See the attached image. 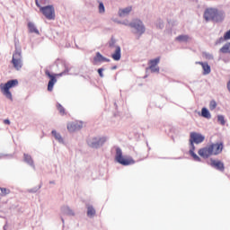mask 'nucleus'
I'll use <instances>...</instances> for the list:
<instances>
[{
  "label": "nucleus",
  "instance_id": "nucleus-45",
  "mask_svg": "<svg viewBox=\"0 0 230 230\" xmlns=\"http://www.w3.org/2000/svg\"><path fill=\"white\" fill-rule=\"evenodd\" d=\"M220 40H224V39H223V38H220Z\"/></svg>",
  "mask_w": 230,
  "mask_h": 230
},
{
  "label": "nucleus",
  "instance_id": "nucleus-20",
  "mask_svg": "<svg viewBox=\"0 0 230 230\" xmlns=\"http://www.w3.org/2000/svg\"><path fill=\"white\" fill-rule=\"evenodd\" d=\"M159 62H161V58H156L155 59H151L148 62L149 67L147 69H151L158 66Z\"/></svg>",
  "mask_w": 230,
  "mask_h": 230
},
{
  "label": "nucleus",
  "instance_id": "nucleus-1",
  "mask_svg": "<svg viewBox=\"0 0 230 230\" xmlns=\"http://www.w3.org/2000/svg\"><path fill=\"white\" fill-rule=\"evenodd\" d=\"M222 150H224V144L216 143L208 145L205 147L200 148L198 151V154L203 159H208L211 155H218L222 154Z\"/></svg>",
  "mask_w": 230,
  "mask_h": 230
},
{
  "label": "nucleus",
  "instance_id": "nucleus-42",
  "mask_svg": "<svg viewBox=\"0 0 230 230\" xmlns=\"http://www.w3.org/2000/svg\"><path fill=\"white\" fill-rule=\"evenodd\" d=\"M111 69L114 71L115 69H118V66H114L111 67Z\"/></svg>",
  "mask_w": 230,
  "mask_h": 230
},
{
  "label": "nucleus",
  "instance_id": "nucleus-13",
  "mask_svg": "<svg viewBox=\"0 0 230 230\" xmlns=\"http://www.w3.org/2000/svg\"><path fill=\"white\" fill-rule=\"evenodd\" d=\"M102 62H111V59L103 57L100 52H97L93 58V65L102 64Z\"/></svg>",
  "mask_w": 230,
  "mask_h": 230
},
{
  "label": "nucleus",
  "instance_id": "nucleus-43",
  "mask_svg": "<svg viewBox=\"0 0 230 230\" xmlns=\"http://www.w3.org/2000/svg\"><path fill=\"white\" fill-rule=\"evenodd\" d=\"M49 184H55V181H50Z\"/></svg>",
  "mask_w": 230,
  "mask_h": 230
},
{
  "label": "nucleus",
  "instance_id": "nucleus-10",
  "mask_svg": "<svg viewBox=\"0 0 230 230\" xmlns=\"http://www.w3.org/2000/svg\"><path fill=\"white\" fill-rule=\"evenodd\" d=\"M204 139L206 137L202 136L200 133L191 132L190 135V141L195 143L196 145H200V143H204Z\"/></svg>",
  "mask_w": 230,
  "mask_h": 230
},
{
  "label": "nucleus",
  "instance_id": "nucleus-37",
  "mask_svg": "<svg viewBox=\"0 0 230 230\" xmlns=\"http://www.w3.org/2000/svg\"><path fill=\"white\" fill-rule=\"evenodd\" d=\"M119 24H123V26H128L130 28V22H128L127 20L119 22Z\"/></svg>",
  "mask_w": 230,
  "mask_h": 230
},
{
  "label": "nucleus",
  "instance_id": "nucleus-16",
  "mask_svg": "<svg viewBox=\"0 0 230 230\" xmlns=\"http://www.w3.org/2000/svg\"><path fill=\"white\" fill-rule=\"evenodd\" d=\"M27 26L30 33H35L36 35H40L39 29H37V26L33 22H29Z\"/></svg>",
  "mask_w": 230,
  "mask_h": 230
},
{
  "label": "nucleus",
  "instance_id": "nucleus-23",
  "mask_svg": "<svg viewBox=\"0 0 230 230\" xmlns=\"http://www.w3.org/2000/svg\"><path fill=\"white\" fill-rule=\"evenodd\" d=\"M190 40V36L188 35H180L176 38V40H179V42H188Z\"/></svg>",
  "mask_w": 230,
  "mask_h": 230
},
{
  "label": "nucleus",
  "instance_id": "nucleus-4",
  "mask_svg": "<svg viewBox=\"0 0 230 230\" xmlns=\"http://www.w3.org/2000/svg\"><path fill=\"white\" fill-rule=\"evenodd\" d=\"M204 19L206 21H214L215 22H220L224 21V12L217 9H207L204 13Z\"/></svg>",
  "mask_w": 230,
  "mask_h": 230
},
{
  "label": "nucleus",
  "instance_id": "nucleus-44",
  "mask_svg": "<svg viewBox=\"0 0 230 230\" xmlns=\"http://www.w3.org/2000/svg\"><path fill=\"white\" fill-rule=\"evenodd\" d=\"M3 158V154H0V159Z\"/></svg>",
  "mask_w": 230,
  "mask_h": 230
},
{
  "label": "nucleus",
  "instance_id": "nucleus-36",
  "mask_svg": "<svg viewBox=\"0 0 230 230\" xmlns=\"http://www.w3.org/2000/svg\"><path fill=\"white\" fill-rule=\"evenodd\" d=\"M115 44H116V40L114 39H111L109 42L110 48H116Z\"/></svg>",
  "mask_w": 230,
  "mask_h": 230
},
{
  "label": "nucleus",
  "instance_id": "nucleus-5",
  "mask_svg": "<svg viewBox=\"0 0 230 230\" xmlns=\"http://www.w3.org/2000/svg\"><path fill=\"white\" fill-rule=\"evenodd\" d=\"M12 64L16 71H21L22 68V51L19 47H15V51L13 54Z\"/></svg>",
  "mask_w": 230,
  "mask_h": 230
},
{
  "label": "nucleus",
  "instance_id": "nucleus-27",
  "mask_svg": "<svg viewBox=\"0 0 230 230\" xmlns=\"http://www.w3.org/2000/svg\"><path fill=\"white\" fill-rule=\"evenodd\" d=\"M64 213H66V215H69L70 217H73L75 215V212H73L72 209L69 208V207H65L63 208Z\"/></svg>",
  "mask_w": 230,
  "mask_h": 230
},
{
  "label": "nucleus",
  "instance_id": "nucleus-3",
  "mask_svg": "<svg viewBox=\"0 0 230 230\" xmlns=\"http://www.w3.org/2000/svg\"><path fill=\"white\" fill-rule=\"evenodd\" d=\"M129 28H131V33L139 40L141 36L146 31L145 23L139 19H134L130 22Z\"/></svg>",
  "mask_w": 230,
  "mask_h": 230
},
{
  "label": "nucleus",
  "instance_id": "nucleus-29",
  "mask_svg": "<svg viewBox=\"0 0 230 230\" xmlns=\"http://www.w3.org/2000/svg\"><path fill=\"white\" fill-rule=\"evenodd\" d=\"M209 109H210V111H215L217 109V102L216 101H210Z\"/></svg>",
  "mask_w": 230,
  "mask_h": 230
},
{
  "label": "nucleus",
  "instance_id": "nucleus-14",
  "mask_svg": "<svg viewBox=\"0 0 230 230\" xmlns=\"http://www.w3.org/2000/svg\"><path fill=\"white\" fill-rule=\"evenodd\" d=\"M130 12H132V6H128L122 9H119L118 13L121 18L128 17L130 15Z\"/></svg>",
  "mask_w": 230,
  "mask_h": 230
},
{
  "label": "nucleus",
  "instance_id": "nucleus-22",
  "mask_svg": "<svg viewBox=\"0 0 230 230\" xmlns=\"http://www.w3.org/2000/svg\"><path fill=\"white\" fill-rule=\"evenodd\" d=\"M94 215H96V210L94 209V208H93V206H88L87 217H90V218H92V217H93Z\"/></svg>",
  "mask_w": 230,
  "mask_h": 230
},
{
  "label": "nucleus",
  "instance_id": "nucleus-6",
  "mask_svg": "<svg viewBox=\"0 0 230 230\" xmlns=\"http://www.w3.org/2000/svg\"><path fill=\"white\" fill-rule=\"evenodd\" d=\"M19 85V81L17 79L9 80L4 84H0V89L3 92V93L5 95V97L8 98V100H13L12 93L10 92V89L13 87H17Z\"/></svg>",
  "mask_w": 230,
  "mask_h": 230
},
{
  "label": "nucleus",
  "instance_id": "nucleus-39",
  "mask_svg": "<svg viewBox=\"0 0 230 230\" xmlns=\"http://www.w3.org/2000/svg\"><path fill=\"white\" fill-rule=\"evenodd\" d=\"M97 71H98V74L101 76V78H103V71H104V69L103 68H99Z\"/></svg>",
  "mask_w": 230,
  "mask_h": 230
},
{
  "label": "nucleus",
  "instance_id": "nucleus-40",
  "mask_svg": "<svg viewBox=\"0 0 230 230\" xmlns=\"http://www.w3.org/2000/svg\"><path fill=\"white\" fill-rule=\"evenodd\" d=\"M35 3H36V6H38V8H40H40H42V6H40V4H39V0H36Z\"/></svg>",
  "mask_w": 230,
  "mask_h": 230
},
{
  "label": "nucleus",
  "instance_id": "nucleus-33",
  "mask_svg": "<svg viewBox=\"0 0 230 230\" xmlns=\"http://www.w3.org/2000/svg\"><path fill=\"white\" fill-rule=\"evenodd\" d=\"M39 190H40V186L34 187L32 189H29V190H27V191H28V193H37V191H39Z\"/></svg>",
  "mask_w": 230,
  "mask_h": 230
},
{
  "label": "nucleus",
  "instance_id": "nucleus-15",
  "mask_svg": "<svg viewBox=\"0 0 230 230\" xmlns=\"http://www.w3.org/2000/svg\"><path fill=\"white\" fill-rule=\"evenodd\" d=\"M111 58L115 60L116 62H119V60H121V47L120 46H115V51L111 55Z\"/></svg>",
  "mask_w": 230,
  "mask_h": 230
},
{
  "label": "nucleus",
  "instance_id": "nucleus-32",
  "mask_svg": "<svg viewBox=\"0 0 230 230\" xmlns=\"http://www.w3.org/2000/svg\"><path fill=\"white\" fill-rule=\"evenodd\" d=\"M195 142L190 141V151L189 154L194 153L195 152Z\"/></svg>",
  "mask_w": 230,
  "mask_h": 230
},
{
  "label": "nucleus",
  "instance_id": "nucleus-18",
  "mask_svg": "<svg viewBox=\"0 0 230 230\" xmlns=\"http://www.w3.org/2000/svg\"><path fill=\"white\" fill-rule=\"evenodd\" d=\"M23 157H24V163H26L27 164H29V166H31V168H33V170H35V164L33 163V158H31V155L24 154Z\"/></svg>",
  "mask_w": 230,
  "mask_h": 230
},
{
  "label": "nucleus",
  "instance_id": "nucleus-7",
  "mask_svg": "<svg viewBox=\"0 0 230 230\" xmlns=\"http://www.w3.org/2000/svg\"><path fill=\"white\" fill-rule=\"evenodd\" d=\"M115 161L122 164V166H129V164H134L135 163L131 157H123V151L119 147L116 148Z\"/></svg>",
  "mask_w": 230,
  "mask_h": 230
},
{
  "label": "nucleus",
  "instance_id": "nucleus-30",
  "mask_svg": "<svg viewBox=\"0 0 230 230\" xmlns=\"http://www.w3.org/2000/svg\"><path fill=\"white\" fill-rule=\"evenodd\" d=\"M217 121L221 124V125H226V119L224 118L223 115H218L217 116Z\"/></svg>",
  "mask_w": 230,
  "mask_h": 230
},
{
  "label": "nucleus",
  "instance_id": "nucleus-19",
  "mask_svg": "<svg viewBox=\"0 0 230 230\" xmlns=\"http://www.w3.org/2000/svg\"><path fill=\"white\" fill-rule=\"evenodd\" d=\"M51 134L55 137L56 141L59 142L61 145H64V138L60 133L57 132V130H52Z\"/></svg>",
  "mask_w": 230,
  "mask_h": 230
},
{
  "label": "nucleus",
  "instance_id": "nucleus-25",
  "mask_svg": "<svg viewBox=\"0 0 230 230\" xmlns=\"http://www.w3.org/2000/svg\"><path fill=\"white\" fill-rule=\"evenodd\" d=\"M221 53H230V43L225 44L221 49H220Z\"/></svg>",
  "mask_w": 230,
  "mask_h": 230
},
{
  "label": "nucleus",
  "instance_id": "nucleus-24",
  "mask_svg": "<svg viewBox=\"0 0 230 230\" xmlns=\"http://www.w3.org/2000/svg\"><path fill=\"white\" fill-rule=\"evenodd\" d=\"M57 109L61 116H66V108H64V106H62V104L58 103Z\"/></svg>",
  "mask_w": 230,
  "mask_h": 230
},
{
  "label": "nucleus",
  "instance_id": "nucleus-46",
  "mask_svg": "<svg viewBox=\"0 0 230 230\" xmlns=\"http://www.w3.org/2000/svg\"><path fill=\"white\" fill-rule=\"evenodd\" d=\"M4 229L6 230V226H4Z\"/></svg>",
  "mask_w": 230,
  "mask_h": 230
},
{
  "label": "nucleus",
  "instance_id": "nucleus-21",
  "mask_svg": "<svg viewBox=\"0 0 230 230\" xmlns=\"http://www.w3.org/2000/svg\"><path fill=\"white\" fill-rule=\"evenodd\" d=\"M201 116L202 118H206V119H211V113L208 108H202L201 110Z\"/></svg>",
  "mask_w": 230,
  "mask_h": 230
},
{
  "label": "nucleus",
  "instance_id": "nucleus-26",
  "mask_svg": "<svg viewBox=\"0 0 230 230\" xmlns=\"http://www.w3.org/2000/svg\"><path fill=\"white\" fill-rule=\"evenodd\" d=\"M9 193H10V189L0 188V195L2 197H5V195H9Z\"/></svg>",
  "mask_w": 230,
  "mask_h": 230
},
{
  "label": "nucleus",
  "instance_id": "nucleus-34",
  "mask_svg": "<svg viewBox=\"0 0 230 230\" xmlns=\"http://www.w3.org/2000/svg\"><path fill=\"white\" fill-rule=\"evenodd\" d=\"M203 56L205 57V58H207L208 60H213V55L208 53V52H205L203 53Z\"/></svg>",
  "mask_w": 230,
  "mask_h": 230
},
{
  "label": "nucleus",
  "instance_id": "nucleus-17",
  "mask_svg": "<svg viewBox=\"0 0 230 230\" xmlns=\"http://www.w3.org/2000/svg\"><path fill=\"white\" fill-rule=\"evenodd\" d=\"M197 64L201 66L203 69V75H209V73H211V66L208 63L197 62Z\"/></svg>",
  "mask_w": 230,
  "mask_h": 230
},
{
  "label": "nucleus",
  "instance_id": "nucleus-8",
  "mask_svg": "<svg viewBox=\"0 0 230 230\" xmlns=\"http://www.w3.org/2000/svg\"><path fill=\"white\" fill-rule=\"evenodd\" d=\"M109 138L107 137H93L87 140V145L90 148H101L102 145L107 143Z\"/></svg>",
  "mask_w": 230,
  "mask_h": 230
},
{
  "label": "nucleus",
  "instance_id": "nucleus-12",
  "mask_svg": "<svg viewBox=\"0 0 230 230\" xmlns=\"http://www.w3.org/2000/svg\"><path fill=\"white\" fill-rule=\"evenodd\" d=\"M83 127L84 124L80 121L69 122L67 124V130L68 132H76V130H81Z\"/></svg>",
  "mask_w": 230,
  "mask_h": 230
},
{
  "label": "nucleus",
  "instance_id": "nucleus-38",
  "mask_svg": "<svg viewBox=\"0 0 230 230\" xmlns=\"http://www.w3.org/2000/svg\"><path fill=\"white\" fill-rule=\"evenodd\" d=\"M151 73H159V66H155L153 68H149Z\"/></svg>",
  "mask_w": 230,
  "mask_h": 230
},
{
  "label": "nucleus",
  "instance_id": "nucleus-31",
  "mask_svg": "<svg viewBox=\"0 0 230 230\" xmlns=\"http://www.w3.org/2000/svg\"><path fill=\"white\" fill-rule=\"evenodd\" d=\"M99 13H105V5L102 2L99 4Z\"/></svg>",
  "mask_w": 230,
  "mask_h": 230
},
{
  "label": "nucleus",
  "instance_id": "nucleus-41",
  "mask_svg": "<svg viewBox=\"0 0 230 230\" xmlns=\"http://www.w3.org/2000/svg\"><path fill=\"white\" fill-rule=\"evenodd\" d=\"M4 123L5 125H10V119H4Z\"/></svg>",
  "mask_w": 230,
  "mask_h": 230
},
{
  "label": "nucleus",
  "instance_id": "nucleus-9",
  "mask_svg": "<svg viewBox=\"0 0 230 230\" xmlns=\"http://www.w3.org/2000/svg\"><path fill=\"white\" fill-rule=\"evenodd\" d=\"M40 12L46 17V19H49V21H54L55 19V7L53 5H46L43 7H40Z\"/></svg>",
  "mask_w": 230,
  "mask_h": 230
},
{
  "label": "nucleus",
  "instance_id": "nucleus-35",
  "mask_svg": "<svg viewBox=\"0 0 230 230\" xmlns=\"http://www.w3.org/2000/svg\"><path fill=\"white\" fill-rule=\"evenodd\" d=\"M156 27L157 28H160V30H163V28H164V23L163 22V21H158L157 22H156Z\"/></svg>",
  "mask_w": 230,
  "mask_h": 230
},
{
  "label": "nucleus",
  "instance_id": "nucleus-2",
  "mask_svg": "<svg viewBox=\"0 0 230 230\" xmlns=\"http://www.w3.org/2000/svg\"><path fill=\"white\" fill-rule=\"evenodd\" d=\"M45 75L46 76L49 77V81L48 84V91L51 92L53 91V87L57 84L56 76H66L67 75H76V72L75 71V67L66 65L65 70L59 74L53 75L51 74V72H49V70H46Z\"/></svg>",
  "mask_w": 230,
  "mask_h": 230
},
{
  "label": "nucleus",
  "instance_id": "nucleus-11",
  "mask_svg": "<svg viewBox=\"0 0 230 230\" xmlns=\"http://www.w3.org/2000/svg\"><path fill=\"white\" fill-rule=\"evenodd\" d=\"M208 164L211 168H215V170H217L218 172H224V170H226L224 163L220 160L211 158Z\"/></svg>",
  "mask_w": 230,
  "mask_h": 230
},
{
  "label": "nucleus",
  "instance_id": "nucleus-28",
  "mask_svg": "<svg viewBox=\"0 0 230 230\" xmlns=\"http://www.w3.org/2000/svg\"><path fill=\"white\" fill-rule=\"evenodd\" d=\"M190 155H191L193 160L196 161L197 163H200L202 161V159L199 158V156H198V155L195 154V152L194 153H190Z\"/></svg>",
  "mask_w": 230,
  "mask_h": 230
}]
</instances>
